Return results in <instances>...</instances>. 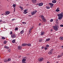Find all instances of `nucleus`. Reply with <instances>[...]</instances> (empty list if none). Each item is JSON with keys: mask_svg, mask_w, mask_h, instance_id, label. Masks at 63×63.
Here are the masks:
<instances>
[{"mask_svg": "<svg viewBox=\"0 0 63 63\" xmlns=\"http://www.w3.org/2000/svg\"><path fill=\"white\" fill-rule=\"evenodd\" d=\"M57 15L58 16V19L60 20L62 19V18H63V12H62L61 14H59Z\"/></svg>", "mask_w": 63, "mask_h": 63, "instance_id": "obj_1", "label": "nucleus"}, {"mask_svg": "<svg viewBox=\"0 0 63 63\" xmlns=\"http://www.w3.org/2000/svg\"><path fill=\"white\" fill-rule=\"evenodd\" d=\"M41 19L43 22H46V19L45 18L44 16L43 15H41Z\"/></svg>", "mask_w": 63, "mask_h": 63, "instance_id": "obj_2", "label": "nucleus"}, {"mask_svg": "<svg viewBox=\"0 0 63 63\" xmlns=\"http://www.w3.org/2000/svg\"><path fill=\"white\" fill-rule=\"evenodd\" d=\"M58 27L56 26H54L53 27V29L55 31H57L58 30Z\"/></svg>", "mask_w": 63, "mask_h": 63, "instance_id": "obj_3", "label": "nucleus"}, {"mask_svg": "<svg viewBox=\"0 0 63 63\" xmlns=\"http://www.w3.org/2000/svg\"><path fill=\"white\" fill-rule=\"evenodd\" d=\"M44 60V58L43 57H40L39 59H38V61L39 62H41V61H43Z\"/></svg>", "mask_w": 63, "mask_h": 63, "instance_id": "obj_4", "label": "nucleus"}, {"mask_svg": "<svg viewBox=\"0 0 63 63\" xmlns=\"http://www.w3.org/2000/svg\"><path fill=\"white\" fill-rule=\"evenodd\" d=\"M37 12V10L33 11L31 13L32 16H33Z\"/></svg>", "mask_w": 63, "mask_h": 63, "instance_id": "obj_5", "label": "nucleus"}, {"mask_svg": "<svg viewBox=\"0 0 63 63\" xmlns=\"http://www.w3.org/2000/svg\"><path fill=\"white\" fill-rule=\"evenodd\" d=\"M11 37L13 38H16V35H15L14 34H12L11 35Z\"/></svg>", "mask_w": 63, "mask_h": 63, "instance_id": "obj_6", "label": "nucleus"}, {"mask_svg": "<svg viewBox=\"0 0 63 63\" xmlns=\"http://www.w3.org/2000/svg\"><path fill=\"white\" fill-rule=\"evenodd\" d=\"M10 12L9 11H6L5 12L4 15L7 16V15H8L9 14H10Z\"/></svg>", "mask_w": 63, "mask_h": 63, "instance_id": "obj_7", "label": "nucleus"}, {"mask_svg": "<svg viewBox=\"0 0 63 63\" xmlns=\"http://www.w3.org/2000/svg\"><path fill=\"white\" fill-rule=\"evenodd\" d=\"M26 59H23L22 60V63H26Z\"/></svg>", "mask_w": 63, "mask_h": 63, "instance_id": "obj_8", "label": "nucleus"}, {"mask_svg": "<svg viewBox=\"0 0 63 63\" xmlns=\"http://www.w3.org/2000/svg\"><path fill=\"white\" fill-rule=\"evenodd\" d=\"M53 50V49H52L48 53V54H51L52 53V51Z\"/></svg>", "mask_w": 63, "mask_h": 63, "instance_id": "obj_9", "label": "nucleus"}, {"mask_svg": "<svg viewBox=\"0 0 63 63\" xmlns=\"http://www.w3.org/2000/svg\"><path fill=\"white\" fill-rule=\"evenodd\" d=\"M60 8L59 7L57 8L56 10H55L56 12H58L60 11Z\"/></svg>", "mask_w": 63, "mask_h": 63, "instance_id": "obj_10", "label": "nucleus"}, {"mask_svg": "<svg viewBox=\"0 0 63 63\" xmlns=\"http://www.w3.org/2000/svg\"><path fill=\"white\" fill-rule=\"evenodd\" d=\"M22 47L21 46H19L17 47V49L18 50H21V49Z\"/></svg>", "mask_w": 63, "mask_h": 63, "instance_id": "obj_11", "label": "nucleus"}, {"mask_svg": "<svg viewBox=\"0 0 63 63\" xmlns=\"http://www.w3.org/2000/svg\"><path fill=\"white\" fill-rule=\"evenodd\" d=\"M26 11H27V10L25 9L24 10V12H23V13L24 14H26L27 13H28V12H26Z\"/></svg>", "mask_w": 63, "mask_h": 63, "instance_id": "obj_12", "label": "nucleus"}, {"mask_svg": "<svg viewBox=\"0 0 63 63\" xmlns=\"http://www.w3.org/2000/svg\"><path fill=\"white\" fill-rule=\"evenodd\" d=\"M36 1L37 0H32V3H33L34 4H35L36 3Z\"/></svg>", "mask_w": 63, "mask_h": 63, "instance_id": "obj_13", "label": "nucleus"}, {"mask_svg": "<svg viewBox=\"0 0 63 63\" xmlns=\"http://www.w3.org/2000/svg\"><path fill=\"white\" fill-rule=\"evenodd\" d=\"M43 5V3H41L39 4L38 6H42Z\"/></svg>", "mask_w": 63, "mask_h": 63, "instance_id": "obj_14", "label": "nucleus"}, {"mask_svg": "<svg viewBox=\"0 0 63 63\" xmlns=\"http://www.w3.org/2000/svg\"><path fill=\"white\" fill-rule=\"evenodd\" d=\"M56 2H57V1L55 0H53L52 1V3H55Z\"/></svg>", "mask_w": 63, "mask_h": 63, "instance_id": "obj_15", "label": "nucleus"}, {"mask_svg": "<svg viewBox=\"0 0 63 63\" xmlns=\"http://www.w3.org/2000/svg\"><path fill=\"white\" fill-rule=\"evenodd\" d=\"M32 31V29H30L29 30V34H30V33H31Z\"/></svg>", "mask_w": 63, "mask_h": 63, "instance_id": "obj_16", "label": "nucleus"}, {"mask_svg": "<svg viewBox=\"0 0 63 63\" xmlns=\"http://www.w3.org/2000/svg\"><path fill=\"white\" fill-rule=\"evenodd\" d=\"M23 33H24V30H23L20 32V33L21 34H23Z\"/></svg>", "mask_w": 63, "mask_h": 63, "instance_id": "obj_17", "label": "nucleus"}, {"mask_svg": "<svg viewBox=\"0 0 63 63\" xmlns=\"http://www.w3.org/2000/svg\"><path fill=\"white\" fill-rule=\"evenodd\" d=\"M44 34H45V32H41V33L40 35H44Z\"/></svg>", "mask_w": 63, "mask_h": 63, "instance_id": "obj_18", "label": "nucleus"}, {"mask_svg": "<svg viewBox=\"0 0 63 63\" xmlns=\"http://www.w3.org/2000/svg\"><path fill=\"white\" fill-rule=\"evenodd\" d=\"M19 7L20 8L21 10H22V11H23V10L24 9L23 7H22L21 6H19Z\"/></svg>", "mask_w": 63, "mask_h": 63, "instance_id": "obj_19", "label": "nucleus"}, {"mask_svg": "<svg viewBox=\"0 0 63 63\" xmlns=\"http://www.w3.org/2000/svg\"><path fill=\"white\" fill-rule=\"evenodd\" d=\"M22 45L23 46H25L27 45V43L23 44H22Z\"/></svg>", "mask_w": 63, "mask_h": 63, "instance_id": "obj_20", "label": "nucleus"}, {"mask_svg": "<svg viewBox=\"0 0 63 63\" xmlns=\"http://www.w3.org/2000/svg\"><path fill=\"white\" fill-rule=\"evenodd\" d=\"M63 55H59L58 56V57L59 58H60V57H61Z\"/></svg>", "mask_w": 63, "mask_h": 63, "instance_id": "obj_21", "label": "nucleus"}, {"mask_svg": "<svg viewBox=\"0 0 63 63\" xmlns=\"http://www.w3.org/2000/svg\"><path fill=\"white\" fill-rule=\"evenodd\" d=\"M60 40H63V37H60Z\"/></svg>", "mask_w": 63, "mask_h": 63, "instance_id": "obj_22", "label": "nucleus"}, {"mask_svg": "<svg viewBox=\"0 0 63 63\" xmlns=\"http://www.w3.org/2000/svg\"><path fill=\"white\" fill-rule=\"evenodd\" d=\"M49 5L50 6H53L54 4L52 3H49Z\"/></svg>", "mask_w": 63, "mask_h": 63, "instance_id": "obj_23", "label": "nucleus"}, {"mask_svg": "<svg viewBox=\"0 0 63 63\" xmlns=\"http://www.w3.org/2000/svg\"><path fill=\"white\" fill-rule=\"evenodd\" d=\"M27 46H29V47H30V46H31V45L30 43H29L28 44H27Z\"/></svg>", "mask_w": 63, "mask_h": 63, "instance_id": "obj_24", "label": "nucleus"}, {"mask_svg": "<svg viewBox=\"0 0 63 63\" xmlns=\"http://www.w3.org/2000/svg\"><path fill=\"white\" fill-rule=\"evenodd\" d=\"M43 41V40L42 39H40L39 40V42H42Z\"/></svg>", "mask_w": 63, "mask_h": 63, "instance_id": "obj_25", "label": "nucleus"}, {"mask_svg": "<svg viewBox=\"0 0 63 63\" xmlns=\"http://www.w3.org/2000/svg\"><path fill=\"white\" fill-rule=\"evenodd\" d=\"M46 8L47 9H49L50 7L48 6H47L46 7Z\"/></svg>", "mask_w": 63, "mask_h": 63, "instance_id": "obj_26", "label": "nucleus"}, {"mask_svg": "<svg viewBox=\"0 0 63 63\" xmlns=\"http://www.w3.org/2000/svg\"><path fill=\"white\" fill-rule=\"evenodd\" d=\"M15 39H14L12 41V43H15Z\"/></svg>", "mask_w": 63, "mask_h": 63, "instance_id": "obj_27", "label": "nucleus"}, {"mask_svg": "<svg viewBox=\"0 0 63 63\" xmlns=\"http://www.w3.org/2000/svg\"><path fill=\"white\" fill-rule=\"evenodd\" d=\"M4 47L6 48H7V49H9V47H7V46H4Z\"/></svg>", "mask_w": 63, "mask_h": 63, "instance_id": "obj_28", "label": "nucleus"}, {"mask_svg": "<svg viewBox=\"0 0 63 63\" xmlns=\"http://www.w3.org/2000/svg\"><path fill=\"white\" fill-rule=\"evenodd\" d=\"M4 62H8V61H7V59H4Z\"/></svg>", "mask_w": 63, "mask_h": 63, "instance_id": "obj_29", "label": "nucleus"}, {"mask_svg": "<svg viewBox=\"0 0 63 63\" xmlns=\"http://www.w3.org/2000/svg\"><path fill=\"white\" fill-rule=\"evenodd\" d=\"M2 39V40H5L6 38L5 37H2L1 38Z\"/></svg>", "mask_w": 63, "mask_h": 63, "instance_id": "obj_30", "label": "nucleus"}, {"mask_svg": "<svg viewBox=\"0 0 63 63\" xmlns=\"http://www.w3.org/2000/svg\"><path fill=\"white\" fill-rule=\"evenodd\" d=\"M50 38H48L46 39V41H49L50 40Z\"/></svg>", "mask_w": 63, "mask_h": 63, "instance_id": "obj_31", "label": "nucleus"}, {"mask_svg": "<svg viewBox=\"0 0 63 63\" xmlns=\"http://www.w3.org/2000/svg\"><path fill=\"white\" fill-rule=\"evenodd\" d=\"M7 43V41H5L3 42V44H6Z\"/></svg>", "mask_w": 63, "mask_h": 63, "instance_id": "obj_32", "label": "nucleus"}, {"mask_svg": "<svg viewBox=\"0 0 63 63\" xmlns=\"http://www.w3.org/2000/svg\"><path fill=\"white\" fill-rule=\"evenodd\" d=\"M11 60V59L9 58L8 59L7 61H10Z\"/></svg>", "mask_w": 63, "mask_h": 63, "instance_id": "obj_33", "label": "nucleus"}, {"mask_svg": "<svg viewBox=\"0 0 63 63\" xmlns=\"http://www.w3.org/2000/svg\"><path fill=\"white\" fill-rule=\"evenodd\" d=\"M12 6L13 7H15L16 6V5L15 4H14Z\"/></svg>", "mask_w": 63, "mask_h": 63, "instance_id": "obj_34", "label": "nucleus"}, {"mask_svg": "<svg viewBox=\"0 0 63 63\" xmlns=\"http://www.w3.org/2000/svg\"><path fill=\"white\" fill-rule=\"evenodd\" d=\"M22 23H23V24H26V23L25 22H22Z\"/></svg>", "mask_w": 63, "mask_h": 63, "instance_id": "obj_35", "label": "nucleus"}, {"mask_svg": "<svg viewBox=\"0 0 63 63\" xmlns=\"http://www.w3.org/2000/svg\"><path fill=\"white\" fill-rule=\"evenodd\" d=\"M53 21V19H51V20L50 21V22H52Z\"/></svg>", "mask_w": 63, "mask_h": 63, "instance_id": "obj_36", "label": "nucleus"}, {"mask_svg": "<svg viewBox=\"0 0 63 63\" xmlns=\"http://www.w3.org/2000/svg\"><path fill=\"white\" fill-rule=\"evenodd\" d=\"M15 30H18V28L16 27V28H15Z\"/></svg>", "mask_w": 63, "mask_h": 63, "instance_id": "obj_37", "label": "nucleus"}, {"mask_svg": "<svg viewBox=\"0 0 63 63\" xmlns=\"http://www.w3.org/2000/svg\"><path fill=\"white\" fill-rule=\"evenodd\" d=\"M46 47H49V46L48 45H46Z\"/></svg>", "mask_w": 63, "mask_h": 63, "instance_id": "obj_38", "label": "nucleus"}, {"mask_svg": "<svg viewBox=\"0 0 63 63\" xmlns=\"http://www.w3.org/2000/svg\"><path fill=\"white\" fill-rule=\"evenodd\" d=\"M45 50H47V49L48 48L45 47L44 48Z\"/></svg>", "mask_w": 63, "mask_h": 63, "instance_id": "obj_39", "label": "nucleus"}, {"mask_svg": "<svg viewBox=\"0 0 63 63\" xmlns=\"http://www.w3.org/2000/svg\"><path fill=\"white\" fill-rule=\"evenodd\" d=\"M13 33V32H10V34L11 35H12Z\"/></svg>", "mask_w": 63, "mask_h": 63, "instance_id": "obj_40", "label": "nucleus"}, {"mask_svg": "<svg viewBox=\"0 0 63 63\" xmlns=\"http://www.w3.org/2000/svg\"><path fill=\"white\" fill-rule=\"evenodd\" d=\"M60 26L61 27H63V25L61 24V25H60Z\"/></svg>", "mask_w": 63, "mask_h": 63, "instance_id": "obj_41", "label": "nucleus"}, {"mask_svg": "<svg viewBox=\"0 0 63 63\" xmlns=\"http://www.w3.org/2000/svg\"><path fill=\"white\" fill-rule=\"evenodd\" d=\"M53 5H50V8H52V7H53Z\"/></svg>", "mask_w": 63, "mask_h": 63, "instance_id": "obj_42", "label": "nucleus"}, {"mask_svg": "<svg viewBox=\"0 0 63 63\" xmlns=\"http://www.w3.org/2000/svg\"><path fill=\"white\" fill-rule=\"evenodd\" d=\"M44 47H42L41 48L42 49H43V48H44Z\"/></svg>", "mask_w": 63, "mask_h": 63, "instance_id": "obj_43", "label": "nucleus"}, {"mask_svg": "<svg viewBox=\"0 0 63 63\" xmlns=\"http://www.w3.org/2000/svg\"><path fill=\"white\" fill-rule=\"evenodd\" d=\"M15 20V19L14 18L13 19H12V21H14V20Z\"/></svg>", "mask_w": 63, "mask_h": 63, "instance_id": "obj_44", "label": "nucleus"}, {"mask_svg": "<svg viewBox=\"0 0 63 63\" xmlns=\"http://www.w3.org/2000/svg\"><path fill=\"white\" fill-rule=\"evenodd\" d=\"M2 22V20H0V22Z\"/></svg>", "mask_w": 63, "mask_h": 63, "instance_id": "obj_45", "label": "nucleus"}, {"mask_svg": "<svg viewBox=\"0 0 63 63\" xmlns=\"http://www.w3.org/2000/svg\"><path fill=\"white\" fill-rule=\"evenodd\" d=\"M41 25V23H40L39 24V26H40Z\"/></svg>", "mask_w": 63, "mask_h": 63, "instance_id": "obj_46", "label": "nucleus"}, {"mask_svg": "<svg viewBox=\"0 0 63 63\" xmlns=\"http://www.w3.org/2000/svg\"><path fill=\"white\" fill-rule=\"evenodd\" d=\"M29 16H30V17L32 16H31V15H29Z\"/></svg>", "mask_w": 63, "mask_h": 63, "instance_id": "obj_47", "label": "nucleus"}, {"mask_svg": "<svg viewBox=\"0 0 63 63\" xmlns=\"http://www.w3.org/2000/svg\"><path fill=\"white\" fill-rule=\"evenodd\" d=\"M52 31H53L52 29L50 31H51V32H52Z\"/></svg>", "mask_w": 63, "mask_h": 63, "instance_id": "obj_48", "label": "nucleus"}, {"mask_svg": "<svg viewBox=\"0 0 63 63\" xmlns=\"http://www.w3.org/2000/svg\"><path fill=\"white\" fill-rule=\"evenodd\" d=\"M47 63H50V62H49L48 61H47Z\"/></svg>", "mask_w": 63, "mask_h": 63, "instance_id": "obj_49", "label": "nucleus"}, {"mask_svg": "<svg viewBox=\"0 0 63 63\" xmlns=\"http://www.w3.org/2000/svg\"><path fill=\"white\" fill-rule=\"evenodd\" d=\"M39 20H40V21H42V20H41V19H39Z\"/></svg>", "mask_w": 63, "mask_h": 63, "instance_id": "obj_50", "label": "nucleus"}, {"mask_svg": "<svg viewBox=\"0 0 63 63\" xmlns=\"http://www.w3.org/2000/svg\"><path fill=\"white\" fill-rule=\"evenodd\" d=\"M33 28L34 27H32V28H31V29H33Z\"/></svg>", "mask_w": 63, "mask_h": 63, "instance_id": "obj_51", "label": "nucleus"}, {"mask_svg": "<svg viewBox=\"0 0 63 63\" xmlns=\"http://www.w3.org/2000/svg\"><path fill=\"white\" fill-rule=\"evenodd\" d=\"M15 8H14V12H15Z\"/></svg>", "mask_w": 63, "mask_h": 63, "instance_id": "obj_52", "label": "nucleus"}, {"mask_svg": "<svg viewBox=\"0 0 63 63\" xmlns=\"http://www.w3.org/2000/svg\"><path fill=\"white\" fill-rule=\"evenodd\" d=\"M37 4V5H39V4Z\"/></svg>", "mask_w": 63, "mask_h": 63, "instance_id": "obj_53", "label": "nucleus"}, {"mask_svg": "<svg viewBox=\"0 0 63 63\" xmlns=\"http://www.w3.org/2000/svg\"><path fill=\"white\" fill-rule=\"evenodd\" d=\"M62 47H63V46H62Z\"/></svg>", "mask_w": 63, "mask_h": 63, "instance_id": "obj_54", "label": "nucleus"}, {"mask_svg": "<svg viewBox=\"0 0 63 63\" xmlns=\"http://www.w3.org/2000/svg\"><path fill=\"white\" fill-rule=\"evenodd\" d=\"M25 59H26V57H25Z\"/></svg>", "mask_w": 63, "mask_h": 63, "instance_id": "obj_55", "label": "nucleus"}, {"mask_svg": "<svg viewBox=\"0 0 63 63\" xmlns=\"http://www.w3.org/2000/svg\"><path fill=\"white\" fill-rule=\"evenodd\" d=\"M1 15H3V14H1Z\"/></svg>", "mask_w": 63, "mask_h": 63, "instance_id": "obj_56", "label": "nucleus"}, {"mask_svg": "<svg viewBox=\"0 0 63 63\" xmlns=\"http://www.w3.org/2000/svg\"><path fill=\"white\" fill-rule=\"evenodd\" d=\"M8 7H9V5H8Z\"/></svg>", "mask_w": 63, "mask_h": 63, "instance_id": "obj_57", "label": "nucleus"}, {"mask_svg": "<svg viewBox=\"0 0 63 63\" xmlns=\"http://www.w3.org/2000/svg\"><path fill=\"white\" fill-rule=\"evenodd\" d=\"M7 1H8V0H7Z\"/></svg>", "mask_w": 63, "mask_h": 63, "instance_id": "obj_58", "label": "nucleus"}]
</instances>
